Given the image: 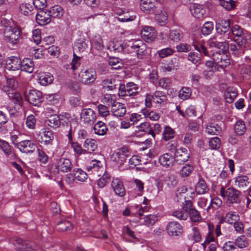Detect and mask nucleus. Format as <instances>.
Instances as JSON below:
<instances>
[{"instance_id":"72a5a7b5","label":"nucleus","mask_w":251,"mask_h":251,"mask_svg":"<svg viewBox=\"0 0 251 251\" xmlns=\"http://www.w3.org/2000/svg\"><path fill=\"white\" fill-rule=\"evenodd\" d=\"M49 11L50 12L51 16L53 17L60 18L64 14V10L59 5L52 7L51 10Z\"/></svg>"},{"instance_id":"20e7f679","label":"nucleus","mask_w":251,"mask_h":251,"mask_svg":"<svg viewBox=\"0 0 251 251\" xmlns=\"http://www.w3.org/2000/svg\"><path fill=\"white\" fill-rule=\"evenodd\" d=\"M25 98L26 101L34 106H38L43 101V94L41 91L34 89L25 93Z\"/></svg>"},{"instance_id":"c756f323","label":"nucleus","mask_w":251,"mask_h":251,"mask_svg":"<svg viewBox=\"0 0 251 251\" xmlns=\"http://www.w3.org/2000/svg\"><path fill=\"white\" fill-rule=\"evenodd\" d=\"M67 87L74 94H79L81 92V87L79 82L70 81L66 83Z\"/></svg>"},{"instance_id":"5fc2aeb1","label":"nucleus","mask_w":251,"mask_h":251,"mask_svg":"<svg viewBox=\"0 0 251 251\" xmlns=\"http://www.w3.org/2000/svg\"><path fill=\"white\" fill-rule=\"evenodd\" d=\"M174 50L170 48H167L158 51V54L160 58H164L174 53Z\"/></svg>"},{"instance_id":"bb28decb","label":"nucleus","mask_w":251,"mask_h":251,"mask_svg":"<svg viewBox=\"0 0 251 251\" xmlns=\"http://www.w3.org/2000/svg\"><path fill=\"white\" fill-rule=\"evenodd\" d=\"M221 127L217 124L211 123L206 128V131L209 134L218 135L221 131Z\"/></svg>"},{"instance_id":"f3484780","label":"nucleus","mask_w":251,"mask_h":251,"mask_svg":"<svg viewBox=\"0 0 251 251\" xmlns=\"http://www.w3.org/2000/svg\"><path fill=\"white\" fill-rule=\"evenodd\" d=\"M111 186L115 194L120 197L125 195L126 191L122 181L118 178H114Z\"/></svg>"},{"instance_id":"4d7b16f0","label":"nucleus","mask_w":251,"mask_h":251,"mask_svg":"<svg viewBox=\"0 0 251 251\" xmlns=\"http://www.w3.org/2000/svg\"><path fill=\"white\" fill-rule=\"evenodd\" d=\"M233 41L237 45H238V46L245 50L247 42V40L246 38L243 36H240L237 38H234Z\"/></svg>"},{"instance_id":"473e14b6","label":"nucleus","mask_w":251,"mask_h":251,"mask_svg":"<svg viewBox=\"0 0 251 251\" xmlns=\"http://www.w3.org/2000/svg\"><path fill=\"white\" fill-rule=\"evenodd\" d=\"M139 130L151 134L154 138L155 134L152 129L150 128V124L148 122H145L141 124L138 127Z\"/></svg>"},{"instance_id":"052dcab7","label":"nucleus","mask_w":251,"mask_h":251,"mask_svg":"<svg viewBox=\"0 0 251 251\" xmlns=\"http://www.w3.org/2000/svg\"><path fill=\"white\" fill-rule=\"evenodd\" d=\"M33 4L36 9L43 10L47 5L46 0H33Z\"/></svg>"},{"instance_id":"f03ea898","label":"nucleus","mask_w":251,"mask_h":251,"mask_svg":"<svg viewBox=\"0 0 251 251\" xmlns=\"http://www.w3.org/2000/svg\"><path fill=\"white\" fill-rule=\"evenodd\" d=\"M3 30L5 40L7 42L12 44L17 43L20 35V31L17 27L4 25Z\"/></svg>"},{"instance_id":"1a4fd4ad","label":"nucleus","mask_w":251,"mask_h":251,"mask_svg":"<svg viewBox=\"0 0 251 251\" xmlns=\"http://www.w3.org/2000/svg\"><path fill=\"white\" fill-rule=\"evenodd\" d=\"M36 20L40 25H46L51 21V14L49 10H41L36 14Z\"/></svg>"},{"instance_id":"5701e85b","label":"nucleus","mask_w":251,"mask_h":251,"mask_svg":"<svg viewBox=\"0 0 251 251\" xmlns=\"http://www.w3.org/2000/svg\"><path fill=\"white\" fill-rule=\"evenodd\" d=\"M34 63L32 60L29 58H25L23 60L21 63L22 71L31 73L34 69Z\"/></svg>"},{"instance_id":"8fccbe9b","label":"nucleus","mask_w":251,"mask_h":251,"mask_svg":"<svg viewBox=\"0 0 251 251\" xmlns=\"http://www.w3.org/2000/svg\"><path fill=\"white\" fill-rule=\"evenodd\" d=\"M193 46L195 49L198 50L200 53H202L205 55H208V51L206 48L200 43H197L194 42L193 43Z\"/></svg>"},{"instance_id":"3c124183","label":"nucleus","mask_w":251,"mask_h":251,"mask_svg":"<svg viewBox=\"0 0 251 251\" xmlns=\"http://www.w3.org/2000/svg\"><path fill=\"white\" fill-rule=\"evenodd\" d=\"M237 95V92L235 90L227 91L225 95L226 101L229 103H232Z\"/></svg>"},{"instance_id":"864d4df0","label":"nucleus","mask_w":251,"mask_h":251,"mask_svg":"<svg viewBox=\"0 0 251 251\" xmlns=\"http://www.w3.org/2000/svg\"><path fill=\"white\" fill-rule=\"evenodd\" d=\"M193 170V166L187 164L183 166L180 172V174L183 177L188 176Z\"/></svg>"},{"instance_id":"49530a36","label":"nucleus","mask_w":251,"mask_h":251,"mask_svg":"<svg viewBox=\"0 0 251 251\" xmlns=\"http://www.w3.org/2000/svg\"><path fill=\"white\" fill-rule=\"evenodd\" d=\"M135 18V16H129L128 12L125 13L123 11L122 13H120L119 16L118 17L119 21L122 22L132 21H133Z\"/></svg>"},{"instance_id":"774afa93","label":"nucleus","mask_w":251,"mask_h":251,"mask_svg":"<svg viewBox=\"0 0 251 251\" xmlns=\"http://www.w3.org/2000/svg\"><path fill=\"white\" fill-rule=\"evenodd\" d=\"M221 204L222 201L220 199L218 198H214L211 200V205L208 207L207 210H208L211 206L215 209H217L221 206Z\"/></svg>"},{"instance_id":"09e8293b","label":"nucleus","mask_w":251,"mask_h":251,"mask_svg":"<svg viewBox=\"0 0 251 251\" xmlns=\"http://www.w3.org/2000/svg\"><path fill=\"white\" fill-rule=\"evenodd\" d=\"M189 214L191 220L193 222H199L201 219V217L199 212L195 208L191 209V211H190Z\"/></svg>"},{"instance_id":"e2e57ef3","label":"nucleus","mask_w":251,"mask_h":251,"mask_svg":"<svg viewBox=\"0 0 251 251\" xmlns=\"http://www.w3.org/2000/svg\"><path fill=\"white\" fill-rule=\"evenodd\" d=\"M231 31L232 34L235 36L234 38L243 36V31L242 28L238 25H234L232 26L231 28Z\"/></svg>"},{"instance_id":"338daca9","label":"nucleus","mask_w":251,"mask_h":251,"mask_svg":"<svg viewBox=\"0 0 251 251\" xmlns=\"http://www.w3.org/2000/svg\"><path fill=\"white\" fill-rule=\"evenodd\" d=\"M178 52H188L191 50V47L187 44H180L176 47Z\"/></svg>"},{"instance_id":"4c0bfd02","label":"nucleus","mask_w":251,"mask_h":251,"mask_svg":"<svg viewBox=\"0 0 251 251\" xmlns=\"http://www.w3.org/2000/svg\"><path fill=\"white\" fill-rule=\"evenodd\" d=\"M239 219L238 215L234 214L233 213L228 212L223 219L225 222L232 224L236 223Z\"/></svg>"},{"instance_id":"c9c22d12","label":"nucleus","mask_w":251,"mask_h":251,"mask_svg":"<svg viewBox=\"0 0 251 251\" xmlns=\"http://www.w3.org/2000/svg\"><path fill=\"white\" fill-rule=\"evenodd\" d=\"M170 39L174 42H178L183 38V33L180 30H172L170 32Z\"/></svg>"},{"instance_id":"39448f33","label":"nucleus","mask_w":251,"mask_h":251,"mask_svg":"<svg viewBox=\"0 0 251 251\" xmlns=\"http://www.w3.org/2000/svg\"><path fill=\"white\" fill-rule=\"evenodd\" d=\"M190 157V151L187 149L181 148L175 151V161L178 164H182L187 161Z\"/></svg>"},{"instance_id":"37998d69","label":"nucleus","mask_w":251,"mask_h":251,"mask_svg":"<svg viewBox=\"0 0 251 251\" xmlns=\"http://www.w3.org/2000/svg\"><path fill=\"white\" fill-rule=\"evenodd\" d=\"M235 245L239 248H244L248 246L249 242L246 236H238L235 239Z\"/></svg>"},{"instance_id":"69168bd1","label":"nucleus","mask_w":251,"mask_h":251,"mask_svg":"<svg viewBox=\"0 0 251 251\" xmlns=\"http://www.w3.org/2000/svg\"><path fill=\"white\" fill-rule=\"evenodd\" d=\"M110 179V176L108 175H103V176L100 178L98 181V185L100 188L104 187Z\"/></svg>"},{"instance_id":"de8ad7c7","label":"nucleus","mask_w":251,"mask_h":251,"mask_svg":"<svg viewBox=\"0 0 251 251\" xmlns=\"http://www.w3.org/2000/svg\"><path fill=\"white\" fill-rule=\"evenodd\" d=\"M191 95V89L188 87H183L179 92V97L182 100L188 99Z\"/></svg>"},{"instance_id":"6e6d98bb","label":"nucleus","mask_w":251,"mask_h":251,"mask_svg":"<svg viewBox=\"0 0 251 251\" xmlns=\"http://www.w3.org/2000/svg\"><path fill=\"white\" fill-rule=\"evenodd\" d=\"M126 92L128 96H134L137 93L136 86L132 82L128 83L126 85Z\"/></svg>"},{"instance_id":"393cba45","label":"nucleus","mask_w":251,"mask_h":251,"mask_svg":"<svg viewBox=\"0 0 251 251\" xmlns=\"http://www.w3.org/2000/svg\"><path fill=\"white\" fill-rule=\"evenodd\" d=\"M95 133L99 135H103L106 133L107 128L104 123L101 121L97 123L94 127Z\"/></svg>"},{"instance_id":"f8f14e48","label":"nucleus","mask_w":251,"mask_h":251,"mask_svg":"<svg viewBox=\"0 0 251 251\" xmlns=\"http://www.w3.org/2000/svg\"><path fill=\"white\" fill-rule=\"evenodd\" d=\"M19 150L24 153H32L36 149V146L30 140H25L20 142L17 145Z\"/></svg>"},{"instance_id":"2eb2a0df","label":"nucleus","mask_w":251,"mask_h":251,"mask_svg":"<svg viewBox=\"0 0 251 251\" xmlns=\"http://www.w3.org/2000/svg\"><path fill=\"white\" fill-rule=\"evenodd\" d=\"M159 161L161 165L166 168L172 167L175 162L174 156L171 152L163 154L160 157Z\"/></svg>"},{"instance_id":"0eeeda50","label":"nucleus","mask_w":251,"mask_h":251,"mask_svg":"<svg viewBox=\"0 0 251 251\" xmlns=\"http://www.w3.org/2000/svg\"><path fill=\"white\" fill-rule=\"evenodd\" d=\"M95 74L92 70H82L78 75L79 81L86 84H90L96 79Z\"/></svg>"},{"instance_id":"2f4dec72","label":"nucleus","mask_w":251,"mask_h":251,"mask_svg":"<svg viewBox=\"0 0 251 251\" xmlns=\"http://www.w3.org/2000/svg\"><path fill=\"white\" fill-rule=\"evenodd\" d=\"M206 182L203 179H200L199 182L196 186V191L197 194H203L208 191Z\"/></svg>"},{"instance_id":"a19ab883","label":"nucleus","mask_w":251,"mask_h":251,"mask_svg":"<svg viewBox=\"0 0 251 251\" xmlns=\"http://www.w3.org/2000/svg\"><path fill=\"white\" fill-rule=\"evenodd\" d=\"M188 59L197 66L201 63V54L191 52L188 55Z\"/></svg>"},{"instance_id":"412c9836","label":"nucleus","mask_w":251,"mask_h":251,"mask_svg":"<svg viewBox=\"0 0 251 251\" xmlns=\"http://www.w3.org/2000/svg\"><path fill=\"white\" fill-rule=\"evenodd\" d=\"M131 48L135 50L139 58H141L142 56L146 54L147 47L146 44L142 41L136 42Z\"/></svg>"},{"instance_id":"0e129e2a","label":"nucleus","mask_w":251,"mask_h":251,"mask_svg":"<svg viewBox=\"0 0 251 251\" xmlns=\"http://www.w3.org/2000/svg\"><path fill=\"white\" fill-rule=\"evenodd\" d=\"M221 140L216 137L212 138L209 141V145L213 149H219L220 147Z\"/></svg>"},{"instance_id":"6ab92c4d","label":"nucleus","mask_w":251,"mask_h":251,"mask_svg":"<svg viewBox=\"0 0 251 251\" xmlns=\"http://www.w3.org/2000/svg\"><path fill=\"white\" fill-rule=\"evenodd\" d=\"M209 46L211 48H214L215 51L217 50L224 52L223 51H227L229 50V44L226 42L210 40Z\"/></svg>"},{"instance_id":"423d86ee","label":"nucleus","mask_w":251,"mask_h":251,"mask_svg":"<svg viewBox=\"0 0 251 251\" xmlns=\"http://www.w3.org/2000/svg\"><path fill=\"white\" fill-rule=\"evenodd\" d=\"M156 0H141L140 3L141 9L144 12L154 13L158 12Z\"/></svg>"},{"instance_id":"ea45409f","label":"nucleus","mask_w":251,"mask_h":251,"mask_svg":"<svg viewBox=\"0 0 251 251\" xmlns=\"http://www.w3.org/2000/svg\"><path fill=\"white\" fill-rule=\"evenodd\" d=\"M213 29V24L211 22H207L204 24L201 29V32L203 35L210 34Z\"/></svg>"},{"instance_id":"9b49d317","label":"nucleus","mask_w":251,"mask_h":251,"mask_svg":"<svg viewBox=\"0 0 251 251\" xmlns=\"http://www.w3.org/2000/svg\"><path fill=\"white\" fill-rule=\"evenodd\" d=\"M22 61L21 59L15 56L8 58L6 60L5 68L11 71L19 70L21 68Z\"/></svg>"},{"instance_id":"a18cd8bd","label":"nucleus","mask_w":251,"mask_h":251,"mask_svg":"<svg viewBox=\"0 0 251 251\" xmlns=\"http://www.w3.org/2000/svg\"><path fill=\"white\" fill-rule=\"evenodd\" d=\"M0 149L7 156L10 155L11 153V147L9 143L5 141L0 140Z\"/></svg>"},{"instance_id":"aec40b11","label":"nucleus","mask_w":251,"mask_h":251,"mask_svg":"<svg viewBox=\"0 0 251 251\" xmlns=\"http://www.w3.org/2000/svg\"><path fill=\"white\" fill-rule=\"evenodd\" d=\"M73 165L68 158H61L57 163V169L62 172H68L71 170Z\"/></svg>"},{"instance_id":"4be33fe9","label":"nucleus","mask_w":251,"mask_h":251,"mask_svg":"<svg viewBox=\"0 0 251 251\" xmlns=\"http://www.w3.org/2000/svg\"><path fill=\"white\" fill-rule=\"evenodd\" d=\"M84 153H91L97 148L96 141L94 139H87L83 145Z\"/></svg>"},{"instance_id":"b1692460","label":"nucleus","mask_w":251,"mask_h":251,"mask_svg":"<svg viewBox=\"0 0 251 251\" xmlns=\"http://www.w3.org/2000/svg\"><path fill=\"white\" fill-rule=\"evenodd\" d=\"M39 82L42 85L46 86L51 84L53 80V76L50 73L41 74L38 78Z\"/></svg>"},{"instance_id":"7ed1b4c3","label":"nucleus","mask_w":251,"mask_h":251,"mask_svg":"<svg viewBox=\"0 0 251 251\" xmlns=\"http://www.w3.org/2000/svg\"><path fill=\"white\" fill-rule=\"evenodd\" d=\"M223 52L216 50L212 54V58L215 64L221 68H224L230 64L227 51Z\"/></svg>"},{"instance_id":"f257e3e1","label":"nucleus","mask_w":251,"mask_h":251,"mask_svg":"<svg viewBox=\"0 0 251 251\" xmlns=\"http://www.w3.org/2000/svg\"><path fill=\"white\" fill-rule=\"evenodd\" d=\"M13 244L18 251H35V244L34 242L24 241L19 236H14Z\"/></svg>"},{"instance_id":"603ef678","label":"nucleus","mask_w":251,"mask_h":251,"mask_svg":"<svg viewBox=\"0 0 251 251\" xmlns=\"http://www.w3.org/2000/svg\"><path fill=\"white\" fill-rule=\"evenodd\" d=\"M174 131L169 126H166L163 132V138L164 140L168 141L173 138Z\"/></svg>"},{"instance_id":"4468645a","label":"nucleus","mask_w":251,"mask_h":251,"mask_svg":"<svg viewBox=\"0 0 251 251\" xmlns=\"http://www.w3.org/2000/svg\"><path fill=\"white\" fill-rule=\"evenodd\" d=\"M169 235H179L182 233V227L178 223L174 222H170L166 228Z\"/></svg>"},{"instance_id":"6e6552de","label":"nucleus","mask_w":251,"mask_h":251,"mask_svg":"<svg viewBox=\"0 0 251 251\" xmlns=\"http://www.w3.org/2000/svg\"><path fill=\"white\" fill-rule=\"evenodd\" d=\"M240 192L233 187L228 188L226 190V202L231 204L233 203H240L241 201L240 195Z\"/></svg>"},{"instance_id":"58836bf2","label":"nucleus","mask_w":251,"mask_h":251,"mask_svg":"<svg viewBox=\"0 0 251 251\" xmlns=\"http://www.w3.org/2000/svg\"><path fill=\"white\" fill-rule=\"evenodd\" d=\"M155 19L157 22L161 25H164L167 21V14L166 12H163L160 10V12L155 13Z\"/></svg>"},{"instance_id":"a211bd4d","label":"nucleus","mask_w":251,"mask_h":251,"mask_svg":"<svg viewBox=\"0 0 251 251\" xmlns=\"http://www.w3.org/2000/svg\"><path fill=\"white\" fill-rule=\"evenodd\" d=\"M81 118L83 119L85 123L93 124L96 120V115L92 109H84L81 114Z\"/></svg>"},{"instance_id":"dca6fc26","label":"nucleus","mask_w":251,"mask_h":251,"mask_svg":"<svg viewBox=\"0 0 251 251\" xmlns=\"http://www.w3.org/2000/svg\"><path fill=\"white\" fill-rule=\"evenodd\" d=\"M111 112L114 116L123 117L126 113V108L124 104L114 101L112 105Z\"/></svg>"},{"instance_id":"bf43d9fd","label":"nucleus","mask_w":251,"mask_h":251,"mask_svg":"<svg viewBox=\"0 0 251 251\" xmlns=\"http://www.w3.org/2000/svg\"><path fill=\"white\" fill-rule=\"evenodd\" d=\"M32 6L29 4H22L19 7L20 10L25 15L27 16L31 12V8Z\"/></svg>"},{"instance_id":"ddd939ff","label":"nucleus","mask_w":251,"mask_h":251,"mask_svg":"<svg viewBox=\"0 0 251 251\" xmlns=\"http://www.w3.org/2000/svg\"><path fill=\"white\" fill-rule=\"evenodd\" d=\"M230 26L229 20H219L216 22V30L218 34H224L228 32Z\"/></svg>"},{"instance_id":"f704fd0d","label":"nucleus","mask_w":251,"mask_h":251,"mask_svg":"<svg viewBox=\"0 0 251 251\" xmlns=\"http://www.w3.org/2000/svg\"><path fill=\"white\" fill-rule=\"evenodd\" d=\"M108 62L109 64L114 69H120L122 68L123 66V63L121 59L117 57H110Z\"/></svg>"},{"instance_id":"c03bdc74","label":"nucleus","mask_w":251,"mask_h":251,"mask_svg":"<svg viewBox=\"0 0 251 251\" xmlns=\"http://www.w3.org/2000/svg\"><path fill=\"white\" fill-rule=\"evenodd\" d=\"M229 48H230V51L232 52V54L235 55H240L244 53L245 50L237 45L235 43H231L230 46H229Z\"/></svg>"},{"instance_id":"680f3d73","label":"nucleus","mask_w":251,"mask_h":251,"mask_svg":"<svg viewBox=\"0 0 251 251\" xmlns=\"http://www.w3.org/2000/svg\"><path fill=\"white\" fill-rule=\"evenodd\" d=\"M248 179L247 176H239L236 178V181L238 182L240 187L244 188L247 187L249 183Z\"/></svg>"},{"instance_id":"9d476101","label":"nucleus","mask_w":251,"mask_h":251,"mask_svg":"<svg viewBox=\"0 0 251 251\" xmlns=\"http://www.w3.org/2000/svg\"><path fill=\"white\" fill-rule=\"evenodd\" d=\"M142 37L147 42H151L156 38L155 29L150 26H145L141 31Z\"/></svg>"},{"instance_id":"c85d7f7f","label":"nucleus","mask_w":251,"mask_h":251,"mask_svg":"<svg viewBox=\"0 0 251 251\" xmlns=\"http://www.w3.org/2000/svg\"><path fill=\"white\" fill-rule=\"evenodd\" d=\"M220 5L227 11L233 10L236 7V1L233 0H219Z\"/></svg>"},{"instance_id":"a878e982","label":"nucleus","mask_w":251,"mask_h":251,"mask_svg":"<svg viewBox=\"0 0 251 251\" xmlns=\"http://www.w3.org/2000/svg\"><path fill=\"white\" fill-rule=\"evenodd\" d=\"M46 123L52 127H58L61 124V119L59 116L53 114L50 117L49 119L46 121Z\"/></svg>"},{"instance_id":"7c9ffc66","label":"nucleus","mask_w":251,"mask_h":251,"mask_svg":"<svg viewBox=\"0 0 251 251\" xmlns=\"http://www.w3.org/2000/svg\"><path fill=\"white\" fill-rule=\"evenodd\" d=\"M192 13L193 15L197 18L200 19L203 17L205 13V10L202 7L201 5H194L193 9L192 10Z\"/></svg>"},{"instance_id":"cd10ccee","label":"nucleus","mask_w":251,"mask_h":251,"mask_svg":"<svg viewBox=\"0 0 251 251\" xmlns=\"http://www.w3.org/2000/svg\"><path fill=\"white\" fill-rule=\"evenodd\" d=\"M71 175L80 181H84L87 178V174L80 169H74Z\"/></svg>"},{"instance_id":"e433bc0d","label":"nucleus","mask_w":251,"mask_h":251,"mask_svg":"<svg viewBox=\"0 0 251 251\" xmlns=\"http://www.w3.org/2000/svg\"><path fill=\"white\" fill-rule=\"evenodd\" d=\"M56 228L61 232H64L71 229L72 225L68 221H61L57 225Z\"/></svg>"},{"instance_id":"79ce46f5","label":"nucleus","mask_w":251,"mask_h":251,"mask_svg":"<svg viewBox=\"0 0 251 251\" xmlns=\"http://www.w3.org/2000/svg\"><path fill=\"white\" fill-rule=\"evenodd\" d=\"M246 126L243 121H238L234 126L235 132L240 135H243L246 130Z\"/></svg>"},{"instance_id":"13d9d810","label":"nucleus","mask_w":251,"mask_h":251,"mask_svg":"<svg viewBox=\"0 0 251 251\" xmlns=\"http://www.w3.org/2000/svg\"><path fill=\"white\" fill-rule=\"evenodd\" d=\"M44 142L46 145L51 144L52 141L54 138L52 132L49 130H45L44 131Z\"/></svg>"}]
</instances>
